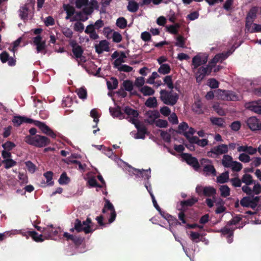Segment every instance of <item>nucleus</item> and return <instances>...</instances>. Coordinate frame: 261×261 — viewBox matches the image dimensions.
<instances>
[{"mask_svg": "<svg viewBox=\"0 0 261 261\" xmlns=\"http://www.w3.org/2000/svg\"><path fill=\"white\" fill-rule=\"evenodd\" d=\"M91 221L90 219L87 218L85 221L82 222L78 219H76L74 222V228L77 232L83 231L85 233H90L92 231L91 228Z\"/></svg>", "mask_w": 261, "mask_h": 261, "instance_id": "obj_3", "label": "nucleus"}, {"mask_svg": "<svg viewBox=\"0 0 261 261\" xmlns=\"http://www.w3.org/2000/svg\"><path fill=\"white\" fill-rule=\"evenodd\" d=\"M202 162L203 163H208L204 166L203 171L206 172L207 174H212L214 175H216V171L214 168V167L212 165L209 160H203Z\"/></svg>", "mask_w": 261, "mask_h": 261, "instance_id": "obj_25", "label": "nucleus"}, {"mask_svg": "<svg viewBox=\"0 0 261 261\" xmlns=\"http://www.w3.org/2000/svg\"><path fill=\"white\" fill-rule=\"evenodd\" d=\"M145 105L150 108H154L157 106V100L155 97H151L147 99L145 102Z\"/></svg>", "mask_w": 261, "mask_h": 261, "instance_id": "obj_47", "label": "nucleus"}, {"mask_svg": "<svg viewBox=\"0 0 261 261\" xmlns=\"http://www.w3.org/2000/svg\"><path fill=\"white\" fill-rule=\"evenodd\" d=\"M246 29L248 31L253 33V32H261V25L257 24L256 23L252 24L251 25L248 27H246Z\"/></svg>", "mask_w": 261, "mask_h": 261, "instance_id": "obj_45", "label": "nucleus"}, {"mask_svg": "<svg viewBox=\"0 0 261 261\" xmlns=\"http://www.w3.org/2000/svg\"><path fill=\"white\" fill-rule=\"evenodd\" d=\"M160 98L165 104L173 106L176 103L178 96L176 93L162 90L160 91Z\"/></svg>", "mask_w": 261, "mask_h": 261, "instance_id": "obj_2", "label": "nucleus"}, {"mask_svg": "<svg viewBox=\"0 0 261 261\" xmlns=\"http://www.w3.org/2000/svg\"><path fill=\"white\" fill-rule=\"evenodd\" d=\"M12 122L15 126H18L23 122L31 123L33 122V120L25 117L18 116L14 117Z\"/></svg>", "mask_w": 261, "mask_h": 261, "instance_id": "obj_23", "label": "nucleus"}, {"mask_svg": "<svg viewBox=\"0 0 261 261\" xmlns=\"http://www.w3.org/2000/svg\"><path fill=\"white\" fill-rule=\"evenodd\" d=\"M124 112L128 116L127 118L129 119V121L132 122L136 128H138L139 121L138 120V113L137 111L129 107H126Z\"/></svg>", "mask_w": 261, "mask_h": 261, "instance_id": "obj_13", "label": "nucleus"}, {"mask_svg": "<svg viewBox=\"0 0 261 261\" xmlns=\"http://www.w3.org/2000/svg\"><path fill=\"white\" fill-rule=\"evenodd\" d=\"M76 92L81 99H85L87 98V91L84 88H80L77 89Z\"/></svg>", "mask_w": 261, "mask_h": 261, "instance_id": "obj_53", "label": "nucleus"}, {"mask_svg": "<svg viewBox=\"0 0 261 261\" xmlns=\"http://www.w3.org/2000/svg\"><path fill=\"white\" fill-rule=\"evenodd\" d=\"M233 171H240L243 168L242 164L237 161H233L229 167Z\"/></svg>", "mask_w": 261, "mask_h": 261, "instance_id": "obj_52", "label": "nucleus"}, {"mask_svg": "<svg viewBox=\"0 0 261 261\" xmlns=\"http://www.w3.org/2000/svg\"><path fill=\"white\" fill-rule=\"evenodd\" d=\"M259 200L258 197L251 198L250 197H245L243 198L240 201V204L244 207H251L254 208L257 203Z\"/></svg>", "mask_w": 261, "mask_h": 261, "instance_id": "obj_16", "label": "nucleus"}, {"mask_svg": "<svg viewBox=\"0 0 261 261\" xmlns=\"http://www.w3.org/2000/svg\"><path fill=\"white\" fill-rule=\"evenodd\" d=\"M178 132L180 134H183L188 141L190 140L195 133L194 129L192 127H189L186 122H182L178 125Z\"/></svg>", "mask_w": 261, "mask_h": 261, "instance_id": "obj_10", "label": "nucleus"}, {"mask_svg": "<svg viewBox=\"0 0 261 261\" xmlns=\"http://www.w3.org/2000/svg\"><path fill=\"white\" fill-rule=\"evenodd\" d=\"M159 212H160L161 215L168 221L170 226L173 225L174 224H177L179 223L177 220L173 219V218L171 215H169L168 214H166L165 212H162L161 211Z\"/></svg>", "mask_w": 261, "mask_h": 261, "instance_id": "obj_32", "label": "nucleus"}, {"mask_svg": "<svg viewBox=\"0 0 261 261\" xmlns=\"http://www.w3.org/2000/svg\"><path fill=\"white\" fill-rule=\"evenodd\" d=\"M192 143H195L201 147H204L208 144V140L206 139H199L197 137L193 136L189 141Z\"/></svg>", "mask_w": 261, "mask_h": 261, "instance_id": "obj_26", "label": "nucleus"}, {"mask_svg": "<svg viewBox=\"0 0 261 261\" xmlns=\"http://www.w3.org/2000/svg\"><path fill=\"white\" fill-rule=\"evenodd\" d=\"M190 238L192 241L198 243L199 241L200 234L198 232L191 231Z\"/></svg>", "mask_w": 261, "mask_h": 261, "instance_id": "obj_62", "label": "nucleus"}, {"mask_svg": "<svg viewBox=\"0 0 261 261\" xmlns=\"http://www.w3.org/2000/svg\"><path fill=\"white\" fill-rule=\"evenodd\" d=\"M216 96L219 99L223 100H236L237 96L232 92L218 89L215 92Z\"/></svg>", "mask_w": 261, "mask_h": 261, "instance_id": "obj_7", "label": "nucleus"}, {"mask_svg": "<svg viewBox=\"0 0 261 261\" xmlns=\"http://www.w3.org/2000/svg\"><path fill=\"white\" fill-rule=\"evenodd\" d=\"M112 38L114 42L119 43L121 41L122 37L119 33L114 32H113Z\"/></svg>", "mask_w": 261, "mask_h": 261, "instance_id": "obj_61", "label": "nucleus"}, {"mask_svg": "<svg viewBox=\"0 0 261 261\" xmlns=\"http://www.w3.org/2000/svg\"><path fill=\"white\" fill-rule=\"evenodd\" d=\"M229 179V172H225L217 177V181L220 184L226 182Z\"/></svg>", "mask_w": 261, "mask_h": 261, "instance_id": "obj_40", "label": "nucleus"}, {"mask_svg": "<svg viewBox=\"0 0 261 261\" xmlns=\"http://www.w3.org/2000/svg\"><path fill=\"white\" fill-rule=\"evenodd\" d=\"M211 71L212 67L210 65L199 68L197 71L195 73L197 82L200 83L205 76L211 73Z\"/></svg>", "mask_w": 261, "mask_h": 261, "instance_id": "obj_12", "label": "nucleus"}, {"mask_svg": "<svg viewBox=\"0 0 261 261\" xmlns=\"http://www.w3.org/2000/svg\"><path fill=\"white\" fill-rule=\"evenodd\" d=\"M252 162L250 164L251 167H256L259 166L261 164V158L260 157H254L251 160Z\"/></svg>", "mask_w": 261, "mask_h": 261, "instance_id": "obj_60", "label": "nucleus"}, {"mask_svg": "<svg viewBox=\"0 0 261 261\" xmlns=\"http://www.w3.org/2000/svg\"><path fill=\"white\" fill-rule=\"evenodd\" d=\"M254 186L252 190V193L258 195L261 193V185L258 183L254 181L253 183Z\"/></svg>", "mask_w": 261, "mask_h": 261, "instance_id": "obj_59", "label": "nucleus"}, {"mask_svg": "<svg viewBox=\"0 0 261 261\" xmlns=\"http://www.w3.org/2000/svg\"><path fill=\"white\" fill-rule=\"evenodd\" d=\"M160 114L158 111H149L146 113V121L150 124L154 123L159 117Z\"/></svg>", "mask_w": 261, "mask_h": 261, "instance_id": "obj_20", "label": "nucleus"}, {"mask_svg": "<svg viewBox=\"0 0 261 261\" xmlns=\"http://www.w3.org/2000/svg\"><path fill=\"white\" fill-rule=\"evenodd\" d=\"M126 58L125 55L123 54L121 55V56L119 58L117 59L114 63V67L118 70L119 69L120 67L122 66L123 64L122 63L124 62V58Z\"/></svg>", "mask_w": 261, "mask_h": 261, "instance_id": "obj_46", "label": "nucleus"}, {"mask_svg": "<svg viewBox=\"0 0 261 261\" xmlns=\"http://www.w3.org/2000/svg\"><path fill=\"white\" fill-rule=\"evenodd\" d=\"M221 195L223 197H226L230 195V189L226 185L221 186L220 188Z\"/></svg>", "mask_w": 261, "mask_h": 261, "instance_id": "obj_48", "label": "nucleus"}, {"mask_svg": "<svg viewBox=\"0 0 261 261\" xmlns=\"http://www.w3.org/2000/svg\"><path fill=\"white\" fill-rule=\"evenodd\" d=\"M241 152L242 153L239 154L238 157L239 161L244 163H247L251 161V159L249 156V154L246 152Z\"/></svg>", "mask_w": 261, "mask_h": 261, "instance_id": "obj_35", "label": "nucleus"}, {"mask_svg": "<svg viewBox=\"0 0 261 261\" xmlns=\"http://www.w3.org/2000/svg\"><path fill=\"white\" fill-rule=\"evenodd\" d=\"M33 44L36 46L37 53H43L44 55L46 54V41L42 40L40 35L33 38Z\"/></svg>", "mask_w": 261, "mask_h": 261, "instance_id": "obj_11", "label": "nucleus"}, {"mask_svg": "<svg viewBox=\"0 0 261 261\" xmlns=\"http://www.w3.org/2000/svg\"><path fill=\"white\" fill-rule=\"evenodd\" d=\"M64 237H65L67 240H71L76 244L81 243V240L80 238L72 234H70L68 232H64Z\"/></svg>", "mask_w": 261, "mask_h": 261, "instance_id": "obj_41", "label": "nucleus"}, {"mask_svg": "<svg viewBox=\"0 0 261 261\" xmlns=\"http://www.w3.org/2000/svg\"><path fill=\"white\" fill-rule=\"evenodd\" d=\"M242 182L245 184L246 185H250L255 181L252 179V176L249 174H245L241 178Z\"/></svg>", "mask_w": 261, "mask_h": 261, "instance_id": "obj_38", "label": "nucleus"}, {"mask_svg": "<svg viewBox=\"0 0 261 261\" xmlns=\"http://www.w3.org/2000/svg\"><path fill=\"white\" fill-rule=\"evenodd\" d=\"M259 11L261 13V8H252L250 11L249 12L247 16L246 17V27H248L250 25H251L252 22L254 19L256 17V13L257 12Z\"/></svg>", "mask_w": 261, "mask_h": 261, "instance_id": "obj_18", "label": "nucleus"}, {"mask_svg": "<svg viewBox=\"0 0 261 261\" xmlns=\"http://www.w3.org/2000/svg\"><path fill=\"white\" fill-rule=\"evenodd\" d=\"M182 158L190 165L192 166L195 170L199 168V164L196 158L192 157L190 154L185 153L182 154Z\"/></svg>", "mask_w": 261, "mask_h": 261, "instance_id": "obj_21", "label": "nucleus"}, {"mask_svg": "<svg viewBox=\"0 0 261 261\" xmlns=\"http://www.w3.org/2000/svg\"><path fill=\"white\" fill-rule=\"evenodd\" d=\"M216 190L211 187H206L203 188V194L206 196H211L215 194Z\"/></svg>", "mask_w": 261, "mask_h": 261, "instance_id": "obj_49", "label": "nucleus"}, {"mask_svg": "<svg viewBox=\"0 0 261 261\" xmlns=\"http://www.w3.org/2000/svg\"><path fill=\"white\" fill-rule=\"evenodd\" d=\"M129 172L132 173L137 177H142L144 179H148L151 175L150 169L148 170H138L134 168H130Z\"/></svg>", "mask_w": 261, "mask_h": 261, "instance_id": "obj_19", "label": "nucleus"}, {"mask_svg": "<svg viewBox=\"0 0 261 261\" xmlns=\"http://www.w3.org/2000/svg\"><path fill=\"white\" fill-rule=\"evenodd\" d=\"M25 141L28 144L37 147H44L50 143V140L48 138L39 135L34 136H27L25 138Z\"/></svg>", "mask_w": 261, "mask_h": 261, "instance_id": "obj_1", "label": "nucleus"}, {"mask_svg": "<svg viewBox=\"0 0 261 261\" xmlns=\"http://www.w3.org/2000/svg\"><path fill=\"white\" fill-rule=\"evenodd\" d=\"M245 107L255 113L261 114V99L247 103Z\"/></svg>", "mask_w": 261, "mask_h": 261, "instance_id": "obj_17", "label": "nucleus"}, {"mask_svg": "<svg viewBox=\"0 0 261 261\" xmlns=\"http://www.w3.org/2000/svg\"><path fill=\"white\" fill-rule=\"evenodd\" d=\"M193 110L198 114L203 113V110L202 108V103L201 101L197 100L195 102L193 105Z\"/></svg>", "mask_w": 261, "mask_h": 261, "instance_id": "obj_43", "label": "nucleus"}, {"mask_svg": "<svg viewBox=\"0 0 261 261\" xmlns=\"http://www.w3.org/2000/svg\"><path fill=\"white\" fill-rule=\"evenodd\" d=\"M34 123L40 129L43 133L50 136L53 138L56 137V134L44 123L36 120L34 121Z\"/></svg>", "mask_w": 261, "mask_h": 261, "instance_id": "obj_15", "label": "nucleus"}, {"mask_svg": "<svg viewBox=\"0 0 261 261\" xmlns=\"http://www.w3.org/2000/svg\"><path fill=\"white\" fill-rule=\"evenodd\" d=\"M102 213L105 214L107 216L110 215V217L109 219L110 223H112L115 220L116 213L114 207L108 199L105 200V204L102 209Z\"/></svg>", "mask_w": 261, "mask_h": 261, "instance_id": "obj_6", "label": "nucleus"}, {"mask_svg": "<svg viewBox=\"0 0 261 261\" xmlns=\"http://www.w3.org/2000/svg\"><path fill=\"white\" fill-rule=\"evenodd\" d=\"M72 52L75 57L78 60L80 59L81 61L85 62V59L84 57L82 56L83 53V50L82 49L81 46L74 47L72 49Z\"/></svg>", "mask_w": 261, "mask_h": 261, "instance_id": "obj_28", "label": "nucleus"}, {"mask_svg": "<svg viewBox=\"0 0 261 261\" xmlns=\"http://www.w3.org/2000/svg\"><path fill=\"white\" fill-rule=\"evenodd\" d=\"M29 233V236L36 242H43L44 240H46L44 237V235L39 234L34 231H30Z\"/></svg>", "mask_w": 261, "mask_h": 261, "instance_id": "obj_33", "label": "nucleus"}, {"mask_svg": "<svg viewBox=\"0 0 261 261\" xmlns=\"http://www.w3.org/2000/svg\"><path fill=\"white\" fill-rule=\"evenodd\" d=\"M185 42L186 39L181 35H179L175 38V45L179 47H186Z\"/></svg>", "mask_w": 261, "mask_h": 261, "instance_id": "obj_36", "label": "nucleus"}, {"mask_svg": "<svg viewBox=\"0 0 261 261\" xmlns=\"http://www.w3.org/2000/svg\"><path fill=\"white\" fill-rule=\"evenodd\" d=\"M25 165L27 167L28 171L31 173H33L36 170L35 165L30 161L25 162Z\"/></svg>", "mask_w": 261, "mask_h": 261, "instance_id": "obj_63", "label": "nucleus"}, {"mask_svg": "<svg viewBox=\"0 0 261 261\" xmlns=\"http://www.w3.org/2000/svg\"><path fill=\"white\" fill-rule=\"evenodd\" d=\"M58 181L60 184L65 185L68 184L69 182L70 179L65 173H63Z\"/></svg>", "mask_w": 261, "mask_h": 261, "instance_id": "obj_57", "label": "nucleus"}, {"mask_svg": "<svg viewBox=\"0 0 261 261\" xmlns=\"http://www.w3.org/2000/svg\"><path fill=\"white\" fill-rule=\"evenodd\" d=\"M95 49L98 54H101L103 51H108L109 50L108 42L106 40L101 41L98 44L95 46Z\"/></svg>", "mask_w": 261, "mask_h": 261, "instance_id": "obj_22", "label": "nucleus"}, {"mask_svg": "<svg viewBox=\"0 0 261 261\" xmlns=\"http://www.w3.org/2000/svg\"><path fill=\"white\" fill-rule=\"evenodd\" d=\"M233 161L231 156L227 154H225L222 159V163L223 165L225 167H229Z\"/></svg>", "mask_w": 261, "mask_h": 261, "instance_id": "obj_34", "label": "nucleus"}, {"mask_svg": "<svg viewBox=\"0 0 261 261\" xmlns=\"http://www.w3.org/2000/svg\"><path fill=\"white\" fill-rule=\"evenodd\" d=\"M140 91L144 96L152 95L154 93V90L151 87L147 86H144L142 87L140 89Z\"/></svg>", "mask_w": 261, "mask_h": 261, "instance_id": "obj_31", "label": "nucleus"}, {"mask_svg": "<svg viewBox=\"0 0 261 261\" xmlns=\"http://www.w3.org/2000/svg\"><path fill=\"white\" fill-rule=\"evenodd\" d=\"M233 229L234 228H229L228 226H226L221 230L223 234H228L227 242L229 243H231L232 242V236L233 234Z\"/></svg>", "mask_w": 261, "mask_h": 261, "instance_id": "obj_29", "label": "nucleus"}, {"mask_svg": "<svg viewBox=\"0 0 261 261\" xmlns=\"http://www.w3.org/2000/svg\"><path fill=\"white\" fill-rule=\"evenodd\" d=\"M170 66L167 64H162L158 69V72L162 74H166L170 72Z\"/></svg>", "mask_w": 261, "mask_h": 261, "instance_id": "obj_44", "label": "nucleus"}, {"mask_svg": "<svg viewBox=\"0 0 261 261\" xmlns=\"http://www.w3.org/2000/svg\"><path fill=\"white\" fill-rule=\"evenodd\" d=\"M19 16L22 19L27 18L28 15V9L26 6L21 7L19 10Z\"/></svg>", "mask_w": 261, "mask_h": 261, "instance_id": "obj_50", "label": "nucleus"}, {"mask_svg": "<svg viewBox=\"0 0 261 261\" xmlns=\"http://www.w3.org/2000/svg\"><path fill=\"white\" fill-rule=\"evenodd\" d=\"M214 110L221 116L225 115L224 111L220 107L219 104L215 103L213 106Z\"/></svg>", "mask_w": 261, "mask_h": 261, "instance_id": "obj_64", "label": "nucleus"}, {"mask_svg": "<svg viewBox=\"0 0 261 261\" xmlns=\"http://www.w3.org/2000/svg\"><path fill=\"white\" fill-rule=\"evenodd\" d=\"M248 127L252 131L261 130V122L255 117H250L246 121Z\"/></svg>", "mask_w": 261, "mask_h": 261, "instance_id": "obj_14", "label": "nucleus"}, {"mask_svg": "<svg viewBox=\"0 0 261 261\" xmlns=\"http://www.w3.org/2000/svg\"><path fill=\"white\" fill-rule=\"evenodd\" d=\"M230 53H227L226 54H220L216 55L215 57L211 61L210 65L211 67H212L213 65L220 62H222L224 60H225L229 55L230 54Z\"/></svg>", "mask_w": 261, "mask_h": 261, "instance_id": "obj_24", "label": "nucleus"}, {"mask_svg": "<svg viewBox=\"0 0 261 261\" xmlns=\"http://www.w3.org/2000/svg\"><path fill=\"white\" fill-rule=\"evenodd\" d=\"M5 164V167L7 169L10 168L16 165V162L12 159H8L3 161Z\"/></svg>", "mask_w": 261, "mask_h": 261, "instance_id": "obj_58", "label": "nucleus"}, {"mask_svg": "<svg viewBox=\"0 0 261 261\" xmlns=\"http://www.w3.org/2000/svg\"><path fill=\"white\" fill-rule=\"evenodd\" d=\"M116 24L119 28L121 29H124L126 26L127 21L124 18L120 17L117 19Z\"/></svg>", "mask_w": 261, "mask_h": 261, "instance_id": "obj_56", "label": "nucleus"}, {"mask_svg": "<svg viewBox=\"0 0 261 261\" xmlns=\"http://www.w3.org/2000/svg\"><path fill=\"white\" fill-rule=\"evenodd\" d=\"M139 9V5L137 3L132 1H129L127 6V10L131 12H136Z\"/></svg>", "mask_w": 261, "mask_h": 261, "instance_id": "obj_42", "label": "nucleus"}, {"mask_svg": "<svg viewBox=\"0 0 261 261\" xmlns=\"http://www.w3.org/2000/svg\"><path fill=\"white\" fill-rule=\"evenodd\" d=\"M208 59L206 54L199 53L194 56L192 59V65L193 71L199 66L205 64Z\"/></svg>", "mask_w": 261, "mask_h": 261, "instance_id": "obj_9", "label": "nucleus"}, {"mask_svg": "<svg viewBox=\"0 0 261 261\" xmlns=\"http://www.w3.org/2000/svg\"><path fill=\"white\" fill-rule=\"evenodd\" d=\"M180 25L179 24L176 23L175 25H171L169 27H167V31L173 34H177L178 33V29L179 28Z\"/></svg>", "mask_w": 261, "mask_h": 261, "instance_id": "obj_54", "label": "nucleus"}, {"mask_svg": "<svg viewBox=\"0 0 261 261\" xmlns=\"http://www.w3.org/2000/svg\"><path fill=\"white\" fill-rule=\"evenodd\" d=\"M109 110L111 115L113 117H116L119 119H122L124 118V115L121 111L119 107L115 108H110Z\"/></svg>", "mask_w": 261, "mask_h": 261, "instance_id": "obj_27", "label": "nucleus"}, {"mask_svg": "<svg viewBox=\"0 0 261 261\" xmlns=\"http://www.w3.org/2000/svg\"><path fill=\"white\" fill-rule=\"evenodd\" d=\"M228 151V146L222 144L214 147L211 151L207 152V156L211 158H215L218 155L227 153Z\"/></svg>", "mask_w": 261, "mask_h": 261, "instance_id": "obj_8", "label": "nucleus"}, {"mask_svg": "<svg viewBox=\"0 0 261 261\" xmlns=\"http://www.w3.org/2000/svg\"><path fill=\"white\" fill-rule=\"evenodd\" d=\"M90 116L91 117L93 118L94 121L96 123L95 126H93L94 127L97 126V124L99 121V115L97 113V111L95 109H92L90 112Z\"/></svg>", "mask_w": 261, "mask_h": 261, "instance_id": "obj_55", "label": "nucleus"}, {"mask_svg": "<svg viewBox=\"0 0 261 261\" xmlns=\"http://www.w3.org/2000/svg\"><path fill=\"white\" fill-rule=\"evenodd\" d=\"M107 84L109 89L113 90L118 87V82L116 78L112 77L110 81H107Z\"/></svg>", "mask_w": 261, "mask_h": 261, "instance_id": "obj_39", "label": "nucleus"}, {"mask_svg": "<svg viewBox=\"0 0 261 261\" xmlns=\"http://www.w3.org/2000/svg\"><path fill=\"white\" fill-rule=\"evenodd\" d=\"M211 123L218 127H223L225 125V121L222 118L212 117L210 118Z\"/></svg>", "mask_w": 261, "mask_h": 261, "instance_id": "obj_30", "label": "nucleus"}, {"mask_svg": "<svg viewBox=\"0 0 261 261\" xmlns=\"http://www.w3.org/2000/svg\"><path fill=\"white\" fill-rule=\"evenodd\" d=\"M87 19H88V17L87 16H84V14L83 13L77 12L70 19V21H85Z\"/></svg>", "mask_w": 261, "mask_h": 261, "instance_id": "obj_37", "label": "nucleus"}, {"mask_svg": "<svg viewBox=\"0 0 261 261\" xmlns=\"http://www.w3.org/2000/svg\"><path fill=\"white\" fill-rule=\"evenodd\" d=\"M60 232V228L59 227H54L51 224L47 225L43 229V233L46 240H56Z\"/></svg>", "mask_w": 261, "mask_h": 261, "instance_id": "obj_4", "label": "nucleus"}, {"mask_svg": "<svg viewBox=\"0 0 261 261\" xmlns=\"http://www.w3.org/2000/svg\"><path fill=\"white\" fill-rule=\"evenodd\" d=\"M29 231H30L27 232H23L21 230H12L11 231H9V233L8 236H11L17 234H21L23 236L26 237L27 238H28L29 236H30L29 233Z\"/></svg>", "mask_w": 261, "mask_h": 261, "instance_id": "obj_51", "label": "nucleus"}, {"mask_svg": "<svg viewBox=\"0 0 261 261\" xmlns=\"http://www.w3.org/2000/svg\"><path fill=\"white\" fill-rule=\"evenodd\" d=\"M228 148L229 147L231 149H234L237 147V150L239 152H246L248 154L251 155L255 154L257 152L256 148H254L251 146L248 145H240L239 144L231 143L228 144Z\"/></svg>", "mask_w": 261, "mask_h": 261, "instance_id": "obj_5", "label": "nucleus"}]
</instances>
